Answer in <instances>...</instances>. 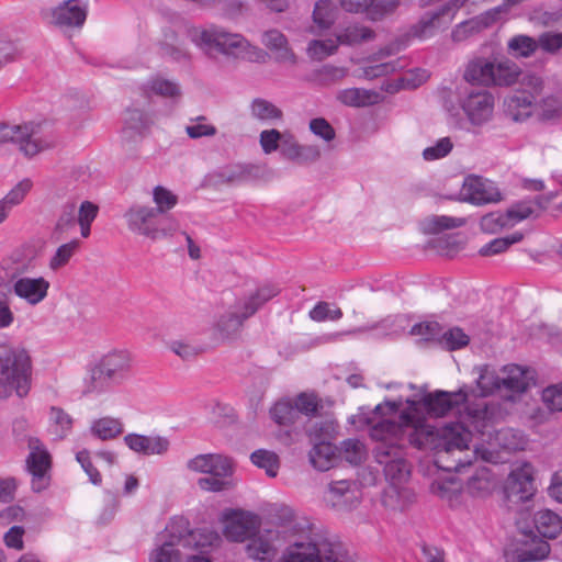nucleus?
I'll use <instances>...</instances> for the list:
<instances>
[{
	"instance_id": "nucleus-1",
	"label": "nucleus",
	"mask_w": 562,
	"mask_h": 562,
	"mask_svg": "<svg viewBox=\"0 0 562 562\" xmlns=\"http://www.w3.org/2000/svg\"><path fill=\"white\" fill-rule=\"evenodd\" d=\"M401 422L383 418L371 426L370 436L374 440L390 439L398 442L407 437L411 445L418 449L431 450L436 454V463L448 472H461L470 467L476 451L465 453L472 439V432L461 424H446L436 428L426 424H413V417L403 412Z\"/></svg>"
},
{
	"instance_id": "nucleus-2",
	"label": "nucleus",
	"mask_w": 562,
	"mask_h": 562,
	"mask_svg": "<svg viewBox=\"0 0 562 562\" xmlns=\"http://www.w3.org/2000/svg\"><path fill=\"white\" fill-rule=\"evenodd\" d=\"M473 390L463 385L456 392L437 390L426 394L423 400V406L430 416L442 417L449 413H457L459 422L467 429L473 427L476 431L484 434L491 425L494 413L490 406L480 401L470 403L469 397Z\"/></svg>"
},
{
	"instance_id": "nucleus-3",
	"label": "nucleus",
	"mask_w": 562,
	"mask_h": 562,
	"mask_svg": "<svg viewBox=\"0 0 562 562\" xmlns=\"http://www.w3.org/2000/svg\"><path fill=\"white\" fill-rule=\"evenodd\" d=\"M32 360L29 352L19 346L0 344V397L8 398L13 392L19 397L31 389Z\"/></svg>"
},
{
	"instance_id": "nucleus-4",
	"label": "nucleus",
	"mask_w": 562,
	"mask_h": 562,
	"mask_svg": "<svg viewBox=\"0 0 562 562\" xmlns=\"http://www.w3.org/2000/svg\"><path fill=\"white\" fill-rule=\"evenodd\" d=\"M12 142L19 145L24 156L31 158L53 148L57 139L45 122H29L22 125H11L0 122V143Z\"/></svg>"
},
{
	"instance_id": "nucleus-5",
	"label": "nucleus",
	"mask_w": 562,
	"mask_h": 562,
	"mask_svg": "<svg viewBox=\"0 0 562 562\" xmlns=\"http://www.w3.org/2000/svg\"><path fill=\"white\" fill-rule=\"evenodd\" d=\"M128 228L150 239H157L176 232L179 223L172 217H161L154 207L133 205L125 213Z\"/></svg>"
},
{
	"instance_id": "nucleus-6",
	"label": "nucleus",
	"mask_w": 562,
	"mask_h": 562,
	"mask_svg": "<svg viewBox=\"0 0 562 562\" xmlns=\"http://www.w3.org/2000/svg\"><path fill=\"white\" fill-rule=\"evenodd\" d=\"M340 557V542L315 536L308 541L293 542L283 559L284 562H338Z\"/></svg>"
},
{
	"instance_id": "nucleus-7",
	"label": "nucleus",
	"mask_w": 562,
	"mask_h": 562,
	"mask_svg": "<svg viewBox=\"0 0 562 562\" xmlns=\"http://www.w3.org/2000/svg\"><path fill=\"white\" fill-rule=\"evenodd\" d=\"M375 459L384 465L385 477L393 484L406 481L411 474L409 463L404 458L403 445L390 439L376 440Z\"/></svg>"
},
{
	"instance_id": "nucleus-8",
	"label": "nucleus",
	"mask_w": 562,
	"mask_h": 562,
	"mask_svg": "<svg viewBox=\"0 0 562 562\" xmlns=\"http://www.w3.org/2000/svg\"><path fill=\"white\" fill-rule=\"evenodd\" d=\"M167 541H175V547L205 548L217 544L221 537L217 532L209 529L191 530L189 520L184 517H175L166 526Z\"/></svg>"
},
{
	"instance_id": "nucleus-9",
	"label": "nucleus",
	"mask_w": 562,
	"mask_h": 562,
	"mask_svg": "<svg viewBox=\"0 0 562 562\" xmlns=\"http://www.w3.org/2000/svg\"><path fill=\"white\" fill-rule=\"evenodd\" d=\"M191 40L200 47L213 49L224 54H236L238 49L246 48L247 41L239 34L227 33L217 27L207 30H193Z\"/></svg>"
},
{
	"instance_id": "nucleus-10",
	"label": "nucleus",
	"mask_w": 562,
	"mask_h": 562,
	"mask_svg": "<svg viewBox=\"0 0 562 562\" xmlns=\"http://www.w3.org/2000/svg\"><path fill=\"white\" fill-rule=\"evenodd\" d=\"M495 100L485 89L472 88L461 100V108L472 125H483L488 122L494 112Z\"/></svg>"
},
{
	"instance_id": "nucleus-11",
	"label": "nucleus",
	"mask_w": 562,
	"mask_h": 562,
	"mask_svg": "<svg viewBox=\"0 0 562 562\" xmlns=\"http://www.w3.org/2000/svg\"><path fill=\"white\" fill-rule=\"evenodd\" d=\"M29 448L31 451L26 459V468L32 474V490L40 493L49 484L48 471L52 465V459L37 438L31 437L29 439Z\"/></svg>"
},
{
	"instance_id": "nucleus-12",
	"label": "nucleus",
	"mask_w": 562,
	"mask_h": 562,
	"mask_svg": "<svg viewBox=\"0 0 562 562\" xmlns=\"http://www.w3.org/2000/svg\"><path fill=\"white\" fill-rule=\"evenodd\" d=\"M260 177V168L252 164H229L207 176L211 187L239 186Z\"/></svg>"
},
{
	"instance_id": "nucleus-13",
	"label": "nucleus",
	"mask_w": 562,
	"mask_h": 562,
	"mask_svg": "<svg viewBox=\"0 0 562 562\" xmlns=\"http://www.w3.org/2000/svg\"><path fill=\"white\" fill-rule=\"evenodd\" d=\"M529 85L532 86L533 91H515L504 101V113L513 121H524L532 113L536 95L542 88V81L539 77L531 76L529 77Z\"/></svg>"
},
{
	"instance_id": "nucleus-14",
	"label": "nucleus",
	"mask_w": 562,
	"mask_h": 562,
	"mask_svg": "<svg viewBox=\"0 0 562 562\" xmlns=\"http://www.w3.org/2000/svg\"><path fill=\"white\" fill-rule=\"evenodd\" d=\"M88 8L80 0H65L56 8L42 10L44 20L56 26L81 27L86 22Z\"/></svg>"
},
{
	"instance_id": "nucleus-15",
	"label": "nucleus",
	"mask_w": 562,
	"mask_h": 562,
	"mask_svg": "<svg viewBox=\"0 0 562 562\" xmlns=\"http://www.w3.org/2000/svg\"><path fill=\"white\" fill-rule=\"evenodd\" d=\"M533 481V469L529 463L512 471L505 486L507 498L514 502L529 501L536 492Z\"/></svg>"
},
{
	"instance_id": "nucleus-16",
	"label": "nucleus",
	"mask_w": 562,
	"mask_h": 562,
	"mask_svg": "<svg viewBox=\"0 0 562 562\" xmlns=\"http://www.w3.org/2000/svg\"><path fill=\"white\" fill-rule=\"evenodd\" d=\"M463 201L474 205L496 203L502 200L499 190L493 182L480 177H470L462 188Z\"/></svg>"
},
{
	"instance_id": "nucleus-17",
	"label": "nucleus",
	"mask_w": 562,
	"mask_h": 562,
	"mask_svg": "<svg viewBox=\"0 0 562 562\" xmlns=\"http://www.w3.org/2000/svg\"><path fill=\"white\" fill-rule=\"evenodd\" d=\"M451 11L450 4H445L436 11L425 13L417 23L411 26L406 36L426 38L438 30L448 29L452 20Z\"/></svg>"
},
{
	"instance_id": "nucleus-18",
	"label": "nucleus",
	"mask_w": 562,
	"mask_h": 562,
	"mask_svg": "<svg viewBox=\"0 0 562 562\" xmlns=\"http://www.w3.org/2000/svg\"><path fill=\"white\" fill-rule=\"evenodd\" d=\"M133 358L126 349H114L102 356L99 363L110 382L120 383L131 372Z\"/></svg>"
},
{
	"instance_id": "nucleus-19",
	"label": "nucleus",
	"mask_w": 562,
	"mask_h": 562,
	"mask_svg": "<svg viewBox=\"0 0 562 562\" xmlns=\"http://www.w3.org/2000/svg\"><path fill=\"white\" fill-rule=\"evenodd\" d=\"M190 471L209 473L213 476H229L233 474V461L218 453L198 454L187 463Z\"/></svg>"
},
{
	"instance_id": "nucleus-20",
	"label": "nucleus",
	"mask_w": 562,
	"mask_h": 562,
	"mask_svg": "<svg viewBox=\"0 0 562 562\" xmlns=\"http://www.w3.org/2000/svg\"><path fill=\"white\" fill-rule=\"evenodd\" d=\"M278 538L279 533L274 530H266L256 537H251L246 546L248 557L260 562L272 561L278 553L276 546Z\"/></svg>"
},
{
	"instance_id": "nucleus-21",
	"label": "nucleus",
	"mask_w": 562,
	"mask_h": 562,
	"mask_svg": "<svg viewBox=\"0 0 562 562\" xmlns=\"http://www.w3.org/2000/svg\"><path fill=\"white\" fill-rule=\"evenodd\" d=\"M49 285V282L43 277H24L14 282L13 291L16 296L25 300L29 304L36 305L47 296Z\"/></svg>"
},
{
	"instance_id": "nucleus-22",
	"label": "nucleus",
	"mask_w": 562,
	"mask_h": 562,
	"mask_svg": "<svg viewBox=\"0 0 562 562\" xmlns=\"http://www.w3.org/2000/svg\"><path fill=\"white\" fill-rule=\"evenodd\" d=\"M259 526L257 515L240 514L227 520L224 535L231 541L243 542L250 539Z\"/></svg>"
},
{
	"instance_id": "nucleus-23",
	"label": "nucleus",
	"mask_w": 562,
	"mask_h": 562,
	"mask_svg": "<svg viewBox=\"0 0 562 562\" xmlns=\"http://www.w3.org/2000/svg\"><path fill=\"white\" fill-rule=\"evenodd\" d=\"M124 442L131 450L146 456L162 454L169 448V440L160 436L128 434L124 437Z\"/></svg>"
},
{
	"instance_id": "nucleus-24",
	"label": "nucleus",
	"mask_w": 562,
	"mask_h": 562,
	"mask_svg": "<svg viewBox=\"0 0 562 562\" xmlns=\"http://www.w3.org/2000/svg\"><path fill=\"white\" fill-rule=\"evenodd\" d=\"M495 60L485 57H476L469 61L465 67L463 78L470 83L490 87L495 82L494 77Z\"/></svg>"
},
{
	"instance_id": "nucleus-25",
	"label": "nucleus",
	"mask_w": 562,
	"mask_h": 562,
	"mask_svg": "<svg viewBox=\"0 0 562 562\" xmlns=\"http://www.w3.org/2000/svg\"><path fill=\"white\" fill-rule=\"evenodd\" d=\"M310 450L308 457L311 464L319 470H329L338 458V448L330 441H315Z\"/></svg>"
},
{
	"instance_id": "nucleus-26",
	"label": "nucleus",
	"mask_w": 562,
	"mask_h": 562,
	"mask_svg": "<svg viewBox=\"0 0 562 562\" xmlns=\"http://www.w3.org/2000/svg\"><path fill=\"white\" fill-rule=\"evenodd\" d=\"M533 521L537 531L543 538L554 539L562 531V518L550 509L537 512Z\"/></svg>"
},
{
	"instance_id": "nucleus-27",
	"label": "nucleus",
	"mask_w": 562,
	"mask_h": 562,
	"mask_svg": "<svg viewBox=\"0 0 562 562\" xmlns=\"http://www.w3.org/2000/svg\"><path fill=\"white\" fill-rule=\"evenodd\" d=\"M376 34L374 30L362 24H351L337 34L339 45L355 46L373 41Z\"/></svg>"
},
{
	"instance_id": "nucleus-28",
	"label": "nucleus",
	"mask_w": 562,
	"mask_h": 562,
	"mask_svg": "<svg viewBox=\"0 0 562 562\" xmlns=\"http://www.w3.org/2000/svg\"><path fill=\"white\" fill-rule=\"evenodd\" d=\"M262 43L266 47L274 50L279 61L294 63V54L288 47L285 36L278 30H270L263 33Z\"/></svg>"
},
{
	"instance_id": "nucleus-29",
	"label": "nucleus",
	"mask_w": 562,
	"mask_h": 562,
	"mask_svg": "<svg viewBox=\"0 0 562 562\" xmlns=\"http://www.w3.org/2000/svg\"><path fill=\"white\" fill-rule=\"evenodd\" d=\"M123 133L127 138H134L136 135L143 136L144 132L149 127L150 121L142 110L128 109L124 120Z\"/></svg>"
},
{
	"instance_id": "nucleus-30",
	"label": "nucleus",
	"mask_w": 562,
	"mask_h": 562,
	"mask_svg": "<svg viewBox=\"0 0 562 562\" xmlns=\"http://www.w3.org/2000/svg\"><path fill=\"white\" fill-rule=\"evenodd\" d=\"M504 372L506 376L502 378L503 387L515 393H522L528 389L527 370L520 366L510 364L504 368Z\"/></svg>"
},
{
	"instance_id": "nucleus-31",
	"label": "nucleus",
	"mask_w": 562,
	"mask_h": 562,
	"mask_svg": "<svg viewBox=\"0 0 562 562\" xmlns=\"http://www.w3.org/2000/svg\"><path fill=\"white\" fill-rule=\"evenodd\" d=\"M520 74V67L509 59L495 61V68L493 74L495 77V82H493L492 86H512L518 80Z\"/></svg>"
},
{
	"instance_id": "nucleus-32",
	"label": "nucleus",
	"mask_w": 562,
	"mask_h": 562,
	"mask_svg": "<svg viewBox=\"0 0 562 562\" xmlns=\"http://www.w3.org/2000/svg\"><path fill=\"white\" fill-rule=\"evenodd\" d=\"M248 318V316H245V311L240 310L236 304L235 311L227 312L221 316L217 322V329L224 337L231 338L239 333L244 322Z\"/></svg>"
},
{
	"instance_id": "nucleus-33",
	"label": "nucleus",
	"mask_w": 562,
	"mask_h": 562,
	"mask_svg": "<svg viewBox=\"0 0 562 562\" xmlns=\"http://www.w3.org/2000/svg\"><path fill=\"white\" fill-rule=\"evenodd\" d=\"M537 38L525 34H518L507 42V52L515 58H528L538 49Z\"/></svg>"
},
{
	"instance_id": "nucleus-34",
	"label": "nucleus",
	"mask_w": 562,
	"mask_h": 562,
	"mask_svg": "<svg viewBox=\"0 0 562 562\" xmlns=\"http://www.w3.org/2000/svg\"><path fill=\"white\" fill-rule=\"evenodd\" d=\"M378 93L360 88H349L339 91L337 99L349 106H366L373 104Z\"/></svg>"
},
{
	"instance_id": "nucleus-35",
	"label": "nucleus",
	"mask_w": 562,
	"mask_h": 562,
	"mask_svg": "<svg viewBox=\"0 0 562 562\" xmlns=\"http://www.w3.org/2000/svg\"><path fill=\"white\" fill-rule=\"evenodd\" d=\"M403 0H370L367 20L381 22L396 13Z\"/></svg>"
},
{
	"instance_id": "nucleus-36",
	"label": "nucleus",
	"mask_w": 562,
	"mask_h": 562,
	"mask_svg": "<svg viewBox=\"0 0 562 562\" xmlns=\"http://www.w3.org/2000/svg\"><path fill=\"white\" fill-rule=\"evenodd\" d=\"M270 416L280 426L293 425L300 418L297 407L289 400L277 402L270 409Z\"/></svg>"
},
{
	"instance_id": "nucleus-37",
	"label": "nucleus",
	"mask_w": 562,
	"mask_h": 562,
	"mask_svg": "<svg viewBox=\"0 0 562 562\" xmlns=\"http://www.w3.org/2000/svg\"><path fill=\"white\" fill-rule=\"evenodd\" d=\"M91 432L101 440H110L123 432V425L120 419L103 417L92 423Z\"/></svg>"
},
{
	"instance_id": "nucleus-38",
	"label": "nucleus",
	"mask_w": 562,
	"mask_h": 562,
	"mask_svg": "<svg viewBox=\"0 0 562 562\" xmlns=\"http://www.w3.org/2000/svg\"><path fill=\"white\" fill-rule=\"evenodd\" d=\"M337 453L338 458H341L353 465L360 464L367 456L364 445L359 439L355 438L344 440L340 448H338Z\"/></svg>"
},
{
	"instance_id": "nucleus-39",
	"label": "nucleus",
	"mask_w": 562,
	"mask_h": 562,
	"mask_svg": "<svg viewBox=\"0 0 562 562\" xmlns=\"http://www.w3.org/2000/svg\"><path fill=\"white\" fill-rule=\"evenodd\" d=\"M476 385L480 390V396L482 397L493 394L495 391H498L503 387L502 378H499L494 370L490 369L488 366H483L480 368Z\"/></svg>"
},
{
	"instance_id": "nucleus-40",
	"label": "nucleus",
	"mask_w": 562,
	"mask_h": 562,
	"mask_svg": "<svg viewBox=\"0 0 562 562\" xmlns=\"http://www.w3.org/2000/svg\"><path fill=\"white\" fill-rule=\"evenodd\" d=\"M251 115L259 121H274L283 117V112L272 102L257 98L250 105Z\"/></svg>"
},
{
	"instance_id": "nucleus-41",
	"label": "nucleus",
	"mask_w": 562,
	"mask_h": 562,
	"mask_svg": "<svg viewBox=\"0 0 562 562\" xmlns=\"http://www.w3.org/2000/svg\"><path fill=\"white\" fill-rule=\"evenodd\" d=\"M154 210L161 217H170L168 212L178 203V196L165 187L157 186L153 190Z\"/></svg>"
},
{
	"instance_id": "nucleus-42",
	"label": "nucleus",
	"mask_w": 562,
	"mask_h": 562,
	"mask_svg": "<svg viewBox=\"0 0 562 562\" xmlns=\"http://www.w3.org/2000/svg\"><path fill=\"white\" fill-rule=\"evenodd\" d=\"M522 239L524 234L520 232H515L509 236L495 238L487 243L479 250V254L483 257L495 256L506 251L512 245L517 244Z\"/></svg>"
},
{
	"instance_id": "nucleus-43",
	"label": "nucleus",
	"mask_w": 562,
	"mask_h": 562,
	"mask_svg": "<svg viewBox=\"0 0 562 562\" xmlns=\"http://www.w3.org/2000/svg\"><path fill=\"white\" fill-rule=\"evenodd\" d=\"M250 460L258 468L265 469L267 475L270 477L277 476L280 468V460L277 453L259 449L251 453Z\"/></svg>"
},
{
	"instance_id": "nucleus-44",
	"label": "nucleus",
	"mask_w": 562,
	"mask_h": 562,
	"mask_svg": "<svg viewBox=\"0 0 562 562\" xmlns=\"http://www.w3.org/2000/svg\"><path fill=\"white\" fill-rule=\"evenodd\" d=\"M295 407H297L299 417L301 414L315 417L323 409L322 400L314 393L302 392L294 400Z\"/></svg>"
},
{
	"instance_id": "nucleus-45",
	"label": "nucleus",
	"mask_w": 562,
	"mask_h": 562,
	"mask_svg": "<svg viewBox=\"0 0 562 562\" xmlns=\"http://www.w3.org/2000/svg\"><path fill=\"white\" fill-rule=\"evenodd\" d=\"M427 233L437 234L445 229L462 227L467 224L463 217H452L447 215H434L426 221Z\"/></svg>"
},
{
	"instance_id": "nucleus-46",
	"label": "nucleus",
	"mask_w": 562,
	"mask_h": 562,
	"mask_svg": "<svg viewBox=\"0 0 562 562\" xmlns=\"http://www.w3.org/2000/svg\"><path fill=\"white\" fill-rule=\"evenodd\" d=\"M355 483L349 480L333 481L328 484L327 501L333 506H339L347 502V495L352 492Z\"/></svg>"
},
{
	"instance_id": "nucleus-47",
	"label": "nucleus",
	"mask_w": 562,
	"mask_h": 562,
	"mask_svg": "<svg viewBox=\"0 0 562 562\" xmlns=\"http://www.w3.org/2000/svg\"><path fill=\"white\" fill-rule=\"evenodd\" d=\"M79 247L80 241L78 239H74L59 246L55 255L49 260V268L52 270H58L66 266L71 257L79 250Z\"/></svg>"
},
{
	"instance_id": "nucleus-48",
	"label": "nucleus",
	"mask_w": 562,
	"mask_h": 562,
	"mask_svg": "<svg viewBox=\"0 0 562 562\" xmlns=\"http://www.w3.org/2000/svg\"><path fill=\"white\" fill-rule=\"evenodd\" d=\"M339 46L338 38L313 40L310 42L307 52L314 59L322 60L336 53Z\"/></svg>"
},
{
	"instance_id": "nucleus-49",
	"label": "nucleus",
	"mask_w": 562,
	"mask_h": 562,
	"mask_svg": "<svg viewBox=\"0 0 562 562\" xmlns=\"http://www.w3.org/2000/svg\"><path fill=\"white\" fill-rule=\"evenodd\" d=\"M481 229L488 234H495L505 227L512 226L507 213L491 212L482 216L480 221Z\"/></svg>"
},
{
	"instance_id": "nucleus-50",
	"label": "nucleus",
	"mask_w": 562,
	"mask_h": 562,
	"mask_svg": "<svg viewBox=\"0 0 562 562\" xmlns=\"http://www.w3.org/2000/svg\"><path fill=\"white\" fill-rule=\"evenodd\" d=\"M313 19L318 26L328 29L335 21L331 2L329 0L317 1L313 11Z\"/></svg>"
},
{
	"instance_id": "nucleus-51",
	"label": "nucleus",
	"mask_w": 562,
	"mask_h": 562,
	"mask_svg": "<svg viewBox=\"0 0 562 562\" xmlns=\"http://www.w3.org/2000/svg\"><path fill=\"white\" fill-rule=\"evenodd\" d=\"M150 562H181L179 550L175 547V541H164V543L154 550L149 558Z\"/></svg>"
},
{
	"instance_id": "nucleus-52",
	"label": "nucleus",
	"mask_w": 562,
	"mask_h": 562,
	"mask_svg": "<svg viewBox=\"0 0 562 562\" xmlns=\"http://www.w3.org/2000/svg\"><path fill=\"white\" fill-rule=\"evenodd\" d=\"M440 341L447 349L456 350L468 346L470 338L460 327H453L442 334Z\"/></svg>"
},
{
	"instance_id": "nucleus-53",
	"label": "nucleus",
	"mask_w": 562,
	"mask_h": 562,
	"mask_svg": "<svg viewBox=\"0 0 562 562\" xmlns=\"http://www.w3.org/2000/svg\"><path fill=\"white\" fill-rule=\"evenodd\" d=\"M550 553V546L547 541H539L530 548L521 550L518 554L519 562H535L547 558Z\"/></svg>"
},
{
	"instance_id": "nucleus-54",
	"label": "nucleus",
	"mask_w": 562,
	"mask_h": 562,
	"mask_svg": "<svg viewBox=\"0 0 562 562\" xmlns=\"http://www.w3.org/2000/svg\"><path fill=\"white\" fill-rule=\"evenodd\" d=\"M149 87L155 94L165 98H179L181 95L179 86L167 79L155 78L149 82Z\"/></svg>"
},
{
	"instance_id": "nucleus-55",
	"label": "nucleus",
	"mask_w": 562,
	"mask_h": 562,
	"mask_svg": "<svg viewBox=\"0 0 562 562\" xmlns=\"http://www.w3.org/2000/svg\"><path fill=\"white\" fill-rule=\"evenodd\" d=\"M482 27L483 25L481 21L476 19L468 20L461 22L453 29L451 37L453 42H462L467 40L469 36L479 33L482 30Z\"/></svg>"
},
{
	"instance_id": "nucleus-56",
	"label": "nucleus",
	"mask_w": 562,
	"mask_h": 562,
	"mask_svg": "<svg viewBox=\"0 0 562 562\" xmlns=\"http://www.w3.org/2000/svg\"><path fill=\"white\" fill-rule=\"evenodd\" d=\"M31 188L32 181L23 179L1 201L11 210L23 201Z\"/></svg>"
},
{
	"instance_id": "nucleus-57",
	"label": "nucleus",
	"mask_w": 562,
	"mask_h": 562,
	"mask_svg": "<svg viewBox=\"0 0 562 562\" xmlns=\"http://www.w3.org/2000/svg\"><path fill=\"white\" fill-rule=\"evenodd\" d=\"M453 148L449 137L440 138L434 146L427 147L423 151L425 160L431 161L446 157Z\"/></svg>"
},
{
	"instance_id": "nucleus-58",
	"label": "nucleus",
	"mask_w": 562,
	"mask_h": 562,
	"mask_svg": "<svg viewBox=\"0 0 562 562\" xmlns=\"http://www.w3.org/2000/svg\"><path fill=\"white\" fill-rule=\"evenodd\" d=\"M50 419L59 428L56 430V435L60 439L65 438L72 427V418L63 408L53 406L50 408Z\"/></svg>"
},
{
	"instance_id": "nucleus-59",
	"label": "nucleus",
	"mask_w": 562,
	"mask_h": 562,
	"mask_svg": "<svg viewBox=\"0 0 562 562\" xmlns=\"http://www.w3.org/2000/svg\"><path fill=\"white\" fill-rule=\"evenodd\" d=\"M538 48L549 54H555L562 48V33L544 32L537 38Z\"/></svg>"
},
{
	"instance_id": "nucleus-60",
	"label": "nucleus",
	"mask_w": 562,
	"mask_h": 562,
	"mask_svg": "<svg viewBox=\"0 0 562 562\" xmlns=\"http://www.w3.org/2000/svg\"><path fill=\"white\" fill-rule=\"evenodd\" d=\"M533 212L531 201H519L506 211L510 225L530 217Z\"/></svg>"
},
{
	"instance_id": "nucleus-61",
	"label": "nucleus",
	"mask_w": 562,
	"mask_h": 562,
	"mask_svg": "<svg viewBox=\"0 0 562 562\" xmlns=\"http://www.w3.org/2000/svg\"><path fill=\"white\" fill-rule=\"evenodd\" d=\"M442 331V327L438 322L427 321L415 324L411 328V335L413 336H422L426 340L434 339L438 337Z\"/></svg>"
},
{
	"instance_id": "nucleus-62",
	"label": "nucleus",
	"mask_w": 562,
	"mask_h": 562,
	"mask_svg": "<svg viewBox=\"0 0 562 562\" xmlns=\"http://www.w3.org/2000/svg\"><path fill=\"white\" fill-rule=\"evenodd\" d=\"M284 134H281L278 130H265L260 133V145L265 154H271L276 151L282 142Z\"/></svg>"
},
{
	"instance_id": "nucleus-63",
	"label": "nucleus",
	"mask_w": 562,
	"mask_h": 562,
	"mask_svg": "<svg viewBox=\"0 0 562 562\" xmlns=\"http://www.w3.org/2000/svg\"><path fill=\"white\" fill-rule=\"evenodd\" d=\"M310 316L317 322H323L327 318L337 321L342 317V312L339 307L330 310L327 302H318L310 312Z\"/></svg>"
},
{
	"instance_id": "nucleus-64",
	"label": "nucleus",
	"mask_w": 562,
	"mask_h": 562,
	"mask_svg": "<svg viewBox=\"0 0 562 562\" xmlns=\"http://www.w3.org/2000/svg\"><path fill=\"white\" fill-rule=\"evenodd\" d=\"M542 398L551 411L562 412V384L544 389Z\"/></svg>"
}]
</instances>
